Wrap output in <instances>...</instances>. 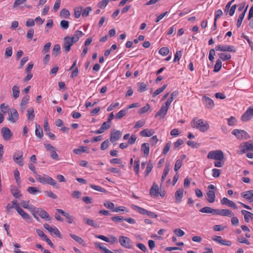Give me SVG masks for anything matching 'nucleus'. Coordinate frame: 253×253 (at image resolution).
I'll return each instance as SVG.
<instances>
[{"label":"nucleus","mask_w":253,"mask_h":253,"mask_svg":"<svg viewBox=\"0 0 253 253\" xmlns=\"http://www.w3.org/2000/svg\"><path fill=\"white\" fill-rule=\"evenodd\" d=\"M31 209L32 210V215L37 220L39 221L38 215L46 221H50L51 220V218L49 214L42 209L35 207L32 208Z\"/></svg>","instance_id":"f257e3e1"},{"label":"nucleus","mask_w":253,"mask_h":253,"mask_svg":"<svg viewBox=\"0 0 253 253\" xmlns=\"http://www.w3.org/2000/svg\"><path fill=\"white\" fill-rule=\"evenodd\" d=\"M191 126L193 128L198 129L202 132H205L209 128V125L207 122H204L202 119L194 118L192 120Z\"/></svg>","instance_id":"f03ea898"},{"label":"nucleus","mask_w":253,"mask_h":253,"mask_svg":"<svg viewBox=\"0 0 253 253\" xmlns=\"http://www.w3.org/2000/svg\"><path fill=\"white\" fill-rule=\"evenodd\" d=\"M207 158L222 161L224 159V154L221 150L211 151L209 152Z\"/></svg>","instance_id":"7ed1b4c3"},{"label":"nucleus","mask_w":253,"mask_h":253,"mask_svg":"<svg viewBox=\"0 0 253 253\" xmlns=\"http://www.w3.org/2000/svg\"><path fill=\"white\" fill-rule=\"evenodd\" d=\"M232 133L234 135H235L237 139H247L250 137L248 133L246 131H245L244 130H242V129H234L232 131Z\"/></svg>","instance_id":"20e7f679"},{"label":"nucleus","mask_w":253,"mask_h":253,"mask_svg":"<svg viewBox=\"0 0 253 253\" xmlns=\"http://www.w3.org/2000/svg\"><path fill=\"white\" fill-rule=\"evenodd\" d=\"M215 50L216 51H229L231 52H235L236 51V48L233 46L229 45H217L215 47Z\"/></svg>","instance_id":"39448f33"},{"label":"nucleus","mask_w":253,"mask_h":253,"mask_svg":"<svg viewBox=\"0 0 253 253\" xmlns=\"http://www.w3.org/2000/svg\"><path fill=\"white\" fill-rule=\"evenodd\" d=\"M23 156V152L22 151H18L14 153L13 154V160L14 161L20 166H23L24 165Z\"/></svg>","instance_id":"423d86ee"},{"label":"nucleus","mask_w":253,"mask_h":253,"mask_svg":"<svg viewBox=\"0 0 253 253\" xmlns=\"http://www.w3.org/2000/svg\"><path fill=\"white\" fill-rule=\"evenodd\" d=\"M70 37L66 36L63 39L62 48L66 53H68L71 49V47L73 45V42L70 41Z\"/></svg>","instance_id":"0eeeda50"},{"label":"nucleus","mask_w":253,"mask_h":253,"mask_svg":"<svg viewBox=\"0 0 253 253\" xmlns=\"http://www.w3.org/2000/svg\"><path fill=\"white\" fill-rule=\"evenodd\" d=\"M44 228L46 229L49 233H53L58 236L59 238H62V236L59 231V230L55 227H52L50 226L47 223H44L43 224Z\"/></svg>","instance_id":"6e6552de"},{"label":"nucleus","mask_w":253,"mask_h":253,"mask_svg":"<svg viewBox=\"0 0 253 253\" xmlns=\"http://www.w3.org/2000/svg\"><path fill=\"white\" fill-rule=\"evenodd\" d=\"M19 118V115L17 110L15 108L10 109V112L8 113V120L12 123H15Z\"/></svg>","instance_id":"1a4fd4ad"},{"label":"nucleus","mask_w":253,"mask_h":253,"mask_svg":"<svg viewBox=\"0 0 253 253\" xmlns=\"http://www.w3.org/2000/svg\"><path fill=\"white\" fill-rule=\"evenodd\" d=\"M253 117V107H249L241 117V120L243 122L249 121Z\"/></svg>","instance_id":"9d476101"},{"label":"nucleus","mask_w":253,"mask_h":253,"mask_svg":"<svg viewBox=\"0 0 253 253\" xmlns=\"http://www.w3.org/2000/svg\"><path fill=\"white\" fill-rule=\"evenodd\" d=\"M122 135V133L121 131L113 130L111 133L110 138V141L112 143H114L121 137Z\"/></svg>","instance_id":"9b49d317"},{"label":"nucleus","mask_w":253,"mask_h":253,"mask_svg":"<svg viewBox=\"0 0 253 253\" xmlns=\"http://www.w3.org/2000/svg\"><path fill=\"white\" fill-rule=\"evenodd\" d=\"M1 132L3 139L6 141L9 140L12 135L10 129L7 127H2L1 130Z\"/></svg>","instance_id":"f8f14e48"},{"label":"nucleus","mask_w":253,"mask_h":253,"mask_svg":"<svg viewBox=\"0 0 253 253\" xmlns=\"http://www.w3.org/2000/svg\"><path fill=\"white\" fill-rule=\"evenodd\" d=\"M240 148H241V154L244 153L248 151H253V144L246 142L243 144L241 145Z\"/></svg>","instance_id":"ddd939ff"},{"label":"nucleus","mask_w":253,"mask_h":253,"mask_svg":"<svg viewBox=\"0 0 253 253\" xmlns=\"http://www.w3.org/2000/svg\"><path fill=\"white\" fill-rule=\"evenodd\" d=\"M220 203L222 205H226L228 207L233 208L234 209H237L238 208L234 202L225 197H224L221 200Z\"/></svg>","instance_id":"4468645a"},{"label":"nucleus","mask_w":253,"mask_h":253,"mask_svg":"<svg viewBox=\"0 0 253 253\" xmlns=\"http://www.w3.org/2000/svg\"><path fill=\"white\" fill-rule=\"evenodd\" d=\"M212 240L216 242L217 243L222 245H226L227 246H230L231 245V242L230 241H227L226 240H223L222 239L221 236H215L212 238Z\"/></svg>","instance_id":"2eb2a0df"},{"label":"nucleus","mask_w":253,"mask_h":253,"mask_svg":"<svg viewBox=\"0 0 253 253\" xmlns=\"http://www.w3.org/2000/svg\"><path fill=\"white\" fill-rule=\"evenodd\" d=\"M215 214L220 215L222 216L231 217L233 215L232 211L228 209L224 210H217L216 209Z\"/></svg>","instance_id":"dca6fc26"},{"label":"nucleus","mask_w":253,"mask_h":253,"mask_svg":"<svg viewBox=\"0 0 253 253\" xmlns=\"http://www.w3.org/2000/svg\"><path fill=\"white\" fill-rule=\"evenodd\" d=\"M169 108L168 107L163 104L160 110L156 114L155 117L159 116L162 119H164L167 113Z\"/></svg>","instance_id":"f3484780"},{"label":"nucleus","mask_w":253,"mask_h":253,"mask_svg":"<svg viewBox=\"0 0 253 253\" xmlns=\"http://www.w3.org/2000/svg\"><path fill=\"white\" fill-rule=\"evenodd\" d=\"M43 128L45 131L46 132V134L49 136V137L52 140H54L55 138V135L50 132V128L48 126L47 119L44 120Z\"/></svg>","instance_id":"a211bd4d"},{"label":"nucleus","mask_w":253,"mask_h":253,"mask_svg":"<svg viewBox=\"0 0 253 253\" xmlns=\"http://www.w3.org/2000/svg\"><path fill=\"white\" fill-rule=\"evenodd\" d=\"M159 189L158 185L155 182H154L150 190V194L155 197H157L159 196Z\"/></svg>","instance_id":"6ab92c4d"},{"label":"nucleus","mask_w":253,"mask_h":253,"mask_svg":"<svg viewBox=\"0 0 253 253\" xmlns=\"http://www.w3.org/2000/svg\"><path fill=\"white\" fill-rule=\"evenodd\" d=\"M202 99L205 105L207 108L211 109L214 106V104L213 101L211 98L207 96H204L202 97Z\"/></svg>","instance_id":"aec40b11"},{"label":"nucleus","mask_w":253,"mask_h":253,"mask_svg":"<svg viewBox=\"0 0 253 253\" xmlns=\"http://www.w3.org/2000/svg\"><path fill=\"white\" fill-rule=\"evenodd\" d=\"M184 190L182 188L177 190L175 193V202L180 203L183 196Z\"/></svg>","instance_id":"412c9836"},{"label":"nucleus","mask_w":253,"mask_h":253,"mask_svg":"<svg viewBox=\"0 0 253 253\" xmlns=\"http://www.w3.org/2000/svg\"><path fill=\"white\" fill-rule=\"evenodd\" d=\"M241 213L244 216V219L247 223L250 222V218L253 219V213L247 211L243 210L241 211Z\"/></svg>","instance_id":"4be33fe9"},{"label":"nucleus","mask_w":253,"mask_h":253,"mask_svg":"<svg viewBox=\"0 0 253 253\" xmlns=\"http://www.w3.org/2000/svg\"><path fill=\"white\" fill-rule=\"evenodd\" d=\"M253 190H249L247 191L245 193H242L241 194V196L244 198H245L248 200V201L250 203H252L253 202V193H250L251 192H252Z\"/></svg>","instance_id":"5701e85b"},{"label":"nucleus","mask_w":253,"mask_h":253,"mask_svg":"<svg viewBox=\"0 0 253 253\" xmlns=\"http://www.w3.org/2000/svg\"><path fill=\"white\" fill-rule=\"evenodd\" d=\"M17 211L24 220L28 221L29 220L31 219V216L30 215L26 212L21 208H18Z\"/></svg>","instance_id":"b1692460"},{"label":"nucleus","mask_w":253,"mask_h":253,"mask_svg":"<svg viewBox=\"0 0 253 253\" xmlns=\"http://www.w3.org/2000/svg\"><path fill=\"white\" fill-rule=\"evenodd\" d=\"M36 179L38 181L42 184H47L48 181L49 176L44 175V176H42L41 175L36 174L35 175Z\"/></svg>","instance_id":"393cba45"},{"label":"nucleus","mask_w":253,"mask_h":253,"mask_svg":"<svg viewBox=\"0 0 253 253\" xmlns=\"http://www.w3.org/2000/svg\"><path fill=\"white\" fill-rule=\"evenodd\" d=\"M207 195L208 197V201L211 203H213L215 198L214 192L213 190H209L207 192Z\"/></svg>","instance_id":"a878e982"},{"label":"nucleus","mask_w":253,"mask_h":253,"mask_svg":"<svg viewBox=\"0 0 253 253\" xmlns=\"http://www.w3.org/2000/svg\"><path fill=\"white\" fill-rule=\"evenodd\" d=\"M200 211L203 213H212L215 214L216 209H213L209 207H204L200 210Z\"/></svg>","instance_id":"bb28decb"},{"label":"nucleus","mask_w":253,"mask_h":253,"mask_svg":"<svg viewBox=\"0 0 253 253\" xmlns=\"http://www.w3.org/2000/svg\"><path fill=\"white\" fill-rule=\"evenodd\" d=\"M35 134L38 137L42 138L43 137V131L40 125L36 124Z\"/></svg>","instance_id":"cd10ccee"},{"label":"nucleus","mask_w":253,"mask_h":253,"mask_svg":"<svg viewBox=\"0 0 253 253\" xmlns=\"http://www.w3.org/2000/svg\"><path fill=\"white\" fill-rule=\"evenodd\" d=\"M141 150L143 152L144 155L147 156L149 153V145L147 143H144L141 145Z\"/></svg>","instance_id":"c85d7f7f"},{"label":"nucleus","mask_w":253,"mask_h":253,"mask_svg":"<svg viewBox=\"0 0 253 253\" xmlns=\"http://www.w3.org/2000/svg\"><path fill=\"white\" fill-rule=\"evenodd\" d=\"M61 47L59 44H56L54 46L53 49L52 50V54L53 56L56 57L59 55L60 53Z\"/></svg>","instance_id":"c756f323"},{"label":"nucleus","mask_w":253,"mask_h":253,"mask_svg":"<svg viewBox=\"0 0 253 253\" xmlns=\"http://www.w3.org/2000/svg\"><path fill=\"white\" fill-rule=\"evenodd\" d=\"M70 236L75 241L78 242L80 245H82L84 246V240L80 237L77 236L75 234H70Z\"/></svg>","instance_id":"7c9ffc66"},{"label":"nucleus","mask_w":253,"mask_h":253,"mask_svg":"<svg viewBox=\"0 0 253 253\" xmlns=\"http://www.w3.org/2000/svg\"><path fill=\"white\" fill-rule=\"evenodd\" d=\"M11 193L15 198H19L22 196L20 191L16 187L11 188Z\"/></svg>","instance_id":"2f4dec72"},{"label":"nucleus","mask_w":253,"mask_h":253,"mask_svg":"<svg viewBox=\"0 0 253 253\" xmlns=\"http://www.w3.org/2000/svg\"><path fill=\"white\" fill-rule=\"evenodd\" d=\"M169 164H166V165L165 166V169H164V172H163V173L162 177H161V183L164 182V181H165V179L167 175L169 173Z\"/></svg>","instance_id":"473e14b6"},{"label":"nucleus","mask_w":253,"mask_h":253,"mask_svg":"<svg viewBox=\"0 0 253 253\" xmlns=\"http://www.w3.org/2000/svg\"><path fill=\"white\" fill-rule=\"evenodd\" d=\"M131 207H132V209H133L134 210H136L140 214H142L143 215L147 214V212H148V211H147L142 208H141V207H138L137 206L133 205H132Z\"/></svg>","instance_id":"72a5a7b5"},{"label":"nucleus","mask_w":253,"mask_h":253,"mask_svg":"<svg viewBox=\"0 0 253 253\" xmlns=\"http://www.w3.org/2000/svg\"><path fill=\"white\" fill-rule=\"evenodd\" d=\"M247 9V7L246 8V9L244 10V11L239 15V16L238 18L237 22V27L238 28H239L241 25L242 21L244 18Z\"/></svg>","instance_id":"f704fd0d"},{"label":"nucleus","mask_w":253,"mask_h":253,"mask_svg":"<svg viewBox=\"0 0 253 253\" xmlns=\"http://www.w3.org/2000/svg\"><path fill=\"white\" fill-rule=\"evenodd\" d=\"M84 221L88 225L91 226L95 228L99 227V225L96 223L93 220L84 217Z\"/></svg>","instance_id":"c9c22d12"},{"label":"nucleus","mask_w":253,"mask_h":253,"mask_svg":"<svg viewBox=\"0 0 253 253\" xmlns=\"http://www.w3.org/2000/svg\"><path fill=\"white\" fill-rule=\"evenodd\" d=\"M20 93L19 87L17 85H14L12 87V95L15 99H17Z\"/></svg>","instance_id":"e433bc0d"},{"label":"nucleus","mask_w":253,"mask_h":253,"mask_svg":"<svg viewBox=\"0 0 253 253\" xmlns=\"http://www.w3.org/2000/svg\"><path fill=\"white\" fill-rule=\"evenodd\" d=\"M218 56L222 60L225 61L229 60L231 58V55L229 53H220L218 54Z\"/></svg>","instance_id":"4c0bfd02"},{"label":"nucleus","mask_w":253,"mask_h":253,"mask_svg":"<svg viewBox=\"0 0 253 253\" xmlns=\"http://www.w3.org/2000/svg\"><path fill=\"white\" fill-rule=\"evenodd\" d=\"M137 85L138 87V91L140 92H144L147 89V85L144 83H138Z\"/></svg>","instance_id":"58836bf2"},{"label":"nucleus","mask_w":253,"mask_h":253,"mask_svg":"<svg viewBox=\"0 0 253 253\" xmlns=\"http://www.w3.org/2000/svg\"><path fill=\"white\" fill-rule=\"evenodd\" d=\"M35 117L34 111L33 108H29L27 110V119L28 120H33Z\"/></svg>","instance_id":"ea45409f"},{"label":"nucleus","mask_w":253,"mask_h":253,"mask_svg":"<svg viewBox=\"0 0 253 253\" xmlns=\"http://www.w3.org/2000/svg\"><path fill=\"white\" fill-rule=\"evenodd\" d=\"M29 201H24V200H22L20 202V205L21 206L25 208V209H28L32 213V210L31 209V208H35V207L33 206H29Z\"/></svg>","instance_id":"a19ab883"},{"label":"nucleus","mask_w":253,"mask_h":253,"mask_svg":"<svg viewBox=\"0 0 253 253\" xmlns=\"http://www.w3.org/2000/svg\"><path fill=\"white\" fill-rule=\"evenodd\" d=\"M153 168V164L152 163L151 161H149L148 163L147 164L146 169L145 170V176H147L150 172L151 171L152 169Z\"/></svg>","instance_id":"79ce46f5"},{"label":"nucleus","mask_w":253,"mask_h":253,"mask_svg":"<svg viewBox=\"0 0 253 253\" xmlns=\"http://www.w3.org/2000/svg\"><path fill=\"white\" fill-rule=\"evenodd\" d=\"M60 15L61 17L67 18L70 16V13L68 9L63 8L61 10Z\"/></svg>","instance_id":"37998d69"},{"label":"nucleus","mask_w":253,"mask_h":253,"mask_svg":"<svg viewBox=\"0 0 253 253\" xmlns=\"http://www.w3.org/2000/svg\"><path fill=\"white\" fill-rule=\"evenodd\" d=\"M222 67V62L220 59H217L214 65L213 72H218L220 71Z\"/></svg>","instance_id":"c03bdc74"},{"label":"nucleus","mask_w":253,"mask_h":253,"mask_svg":"<svg viewBox=\"0 0 253 253\" xmlns=\"http://www.w3.org/2000/svg\"><path fill=\"white\" fill-rule=\"evenodd\" d=\"M167 84H164L163 85L162 87L157 89L155 91V92L153 93L152 96L153 97H155L157 95H158V94H159L161 92H162L165 90V89L167 87Z\"/></svg>","instance_id":"a18cd8bd"},{"label":"nucleus","mask_w":253,"mask_h":253,"mask_svg":"<svg viewBox=\"0 0 253 253\" xmlns=\"http://www.w3.org/2000/svg\"><path fill=\"white\" fill-rule=\"evenodd\" d=\"M140 134L142 137H150L152 135V133L148 129H144L140 132Z\"/></svg>","instance_id":"49530a36"},{"label":"nucleus","mask_w":253,"mask_h":253,"mask_svg":"<svg viewBox=\"0 0 253 253\" xmlns=\"http://www.w3.org/2000/svg\"><path fill=\"white\" fill-rule=\"evenodd\" d=\"M47 184H50V185L52 186L53 187L56 188H59V186L57 183L56 181L53 179L51 177L49 176L48 181L47 182Z\"/></svg>","instance_id":"de8ad7c7"},{"label":"nucleus","mask_w":253,"mask_h":253,"mask_svg":"<svg viewBox=\"0 0 253 253\" xmlns=\"http://www.w3.org/2000/svg\"><path fill=\"white\" fill-rule=\"evenodd\" d=\"M82 11H83V7H76L74 9L75 17V18H79L80 17L81 15Z\"/></svg>","instance_id":"09e8293b"},{"label":"nucleus","mask_w":253,"mask_h":253,"mask_svg":"<svg viewBox=\"0 0 253 253\" xmlns=\"http://www.w3.org/2000/svg\"><path fill=\"white\" fill-rule=\"evenodd\" d=\"M27 190L31 194H36L37 193L40 191L39 188L36 187H29Z\"/></svg>","instance_id":"8fccbe9b"},{"label":"nucleus","mask_w":253,"mask_h":253,"mask_svg":"<svg viewBox=\"0 0 253 253\" xmlns=\"http://www.w3.org/2000/svg\"><path fill=\"white\" fill-rule=\"evenodd\" d=\"M182 50L177 51L174 55V62H178L182 56Z\"/></svg>","instance_id":"3c124183"},{"label":"nucleus","mask_w":253,"mask_h":253,"mask_svg":"<svg viewBox=\"0 0 253 253\" xmlns=\"http://www.w3.org/2000/svg\"><path fill=\"white\" fill-rule=\"evenodd\" d=\"M90 187L91 188H92L93 189L95 190L98 191H99V192H101L105 193L107 191L104 188H103L101 187L97 186V185L90 184Z\"/></svg>","instance_id":"603ef678"},{"label":"nucleus","mask_w":253,"mask_h":253,"mask_svg":"<svg viewBox=\"0 0 253 253\" xmlns=\"http://www.w3.org/2000/svg\"><path fill=\"white\" fill-rule=\"evenodd\" d=\"M150 106L149 104H147L145 106L143 107L142 108H140L138 111V113L141 115L143 114L146 112H147L148 110L150 109Z\"/></svg>","instance_id":"864d4df0"},{"label":"nucleus","mask_w":253,"mask_h":253,"mask_svg":"<svg viewBox=\"0 0 253 253\" xmlns=\"http://www.w3.org/2000/svg\"><path fill=\"white\" fill-rule=\"evenodd\" d=\"M60 25L62 29L66 30L69 27V22L68 21L62 20L60 22Z\"/></svg>","instance_id":"5fc2aeb1"},{"label":"nucleus","mask_w":253,"mask_h":253,"mask_svg":"<svg viewBox=\"0 0 253 253\" xmlns=\"http://www.w3.org/2000/svg\"><path fill=\"white\" fill-rule=\"evenodd\" d=\"M183 162L181 160H177L175 164L174 170L175 171H177L178 169H179L182 166Z\"/></svg>","instance_id":"6e6d98bb"},{"label":"nucleus","mask_w":253,"mask_h":253,"mask_svg":"<svg viewBox=\"0 0 253 253\" xmlns=\"http://www.w3.org/2000/svg\"><path fill=\"white\" fill-rule=\"evenodd\" d=\"M92 10V9L91 8V7L90 6H88V7H86L85 8H84L83 11H82V16L83 17H87L88 15H89V12Z\"/></svg>","instance_id":"4d7b16f0"},{"label":"nucleus","mask_w":253,"mask_h":253,"mask_svg":"<svg viewBox=\"0 0 253 253\" xmlns=\"http://www.w3.org/2000/svg\"><path fill=\"white\" fill-rule=\"evenodd\" d=\"M51 45V43L50 42L46 43L43 46V48L42 50V53L43 54H45V53L48 52L49 51Z\"/></svg>","instance_id":"13d9d810"},{"label":"nucleus","mask_w":253,"mask_h":253,"mask_svg":"<svg viewBox=\"0 0 253 253\" xmlns=\"http://www.w3.org/2000/svg\"><path fill=\"white\" fill-rule=\"evenodd\" d=\"M104 206L107 209H110V210H114V204L110 202L109 201H106L104 202Z\"/></svg>","instance_id":"bf43d9fd"},{"label":"nucleus","mask_w":253,"mask_h":253,"mask_svg":"<svg viewBox=\"0 0 253 253\" xmlns=\"http://www.w3.org/2000/svg\"><path fill=\"white\" fill-rule=\"evenodd\" d=\"M159 53L164 56L167 55L169 53V49L166 47H162L159 50Z\"/></svg>","instance_id":"052dcab7"},{"label":"nucleus","mask_w":253,"mask_h":253,"mask_svg":"<svg viewBox=\"0 0 253 253\" xmlns=\"http://www.w3.org/2000/svg\"><path fill=\"white\" fill-rule=\"evenodd\" d=\"M126 237H125L124 236H120V237L119 238V242H120V244L122 246H123L125 248H126Z\"/></svg>","instance_id":"680f3d73"},{"label":"nucleus","mask_w":253,"mask_h":253,"mask_svg":"<svg viewBox=\"0 0 253 253\" xmlns=\"http://www.w3.org/2000/svg\"><path fill=\"white\" fill-rule=\"evenodd\" d=\"M109 1V0H103L98 3V6L100 8H104L108 4Z\"/></svg>","instance_id":"e2e57ef3"},{"label":"nucleus","mask_w":253,"mask_h":253,"mask_svg":"<svg viewBox=\"0 0 253 253\" xmlns=\"http://www.w3.org/2000/svg\"><path fill=\"white\" fill-rule=\"evenodd\" d=\"M221 173V170L219 169H212V175L214 177H218Z\"/></svg>","instance_id":"0e129e2a"},{"label":"nucleus","mask_w":253,"mask_h":253,"mask_svg":"<svg viewBox=\"0 0 253 253\" xmlns=\"http://www.w3.org/2000/svg\"><path fill=\"white\" fill-rule=\"evenodd\" d=\"M187 144L188 146L194 148H197L199 147L200 146V144L199 143L190 140L188 141L187 142Z\"/></svg>","instance_id":"69168bd1"},{"label":"nucleus","mask_w":253,"mask_h":253,"mask_svg":"<svg viewBox=\"0 0 253 253\" xmlns=\"http://www.w3.org/2000/svg\"><path fill=\"white\" fill-rule=\"evenodd\" d=\"M14 177L18 184L20 182V173L19 171L16 169L14 171Z\"/></svg>","instance_id":"338daca9"},{"label":"nucleus","mask_w":253,"mask_h":253,"mask_svg":"<svg viewBox=\"0 0 253 253\" xmlns=\"http://www.w3.org/2000/svg\"><path fill=\"white\" fill-rule=\"evenodd\" d=\"M109 140L108 139L105 140L103 141L101 145L100 148L102 150H105L109 146Z\"/></svg>","instance_id":"774afa93"}]
</instances>
